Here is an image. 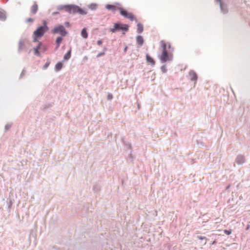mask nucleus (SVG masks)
Here are the masks:
<instances>
[{"mask_svg":"<svg viewBox=\"0 0 250 250\" xmlns=\"http://www.w3.org/2000/svg\"><path fill=\"white\" fill-rule=\"evenodd\" d=\"M97 6L96 4H91L89 5V8L91 9H95Z\"/></svg>","mask_w":250,"mask_h":250,"instance_id":"nucleus-19","label":"nucleus"},{"mask_svg":"<svg viewBox=\"0 0 250 250\" xmlns=\"http://www.w3.org/2000/svg\"><path fill=\"white\" fill-rule=\"evenodd\" d=\"M218 1H220V0H217Z\"/></svg>","mask_w":250,"mask_h":250,"instance_id":"nucleus-32","label":"nucleus"},{"mask_svg":"<svg viewBox=\"0 0 250 250\" xmlns=\"http://www.w3.org/2000/svg\"><path fill=\"white\" fill-rule=\"evenodd\" d=\"M120 12L121 15L125 18L128 19L131 21L135 20L137 21L134 16L131 13H129L127 11L124 10L122 7L121 8Z\"/></svg>","mask_w":250,"mask_h":250,"instance_id":"nucleus-5","label":"nucleus"},{"mask_svg":"<svg viewBox=\"0 0 250 250\" xmlns=\"http://www.w3.org/2000/svg\"><path fill=\"white\" fill-rule=\"evenodd\" d=\"M162 52L159 56V58L162 62H165L167 61H170L172 60L173 55L171 53H168L167 50L168 49L173 51V49L171 48V44L169 42H166L162 40L160 42Z\"/></svg>","mask_w":250,"mask_h":250,"instance_id":"nucleus-1","label":"nucleus"},{"mask_svg":"<svg viewBox=\"0 0 250 250\" xmlns=\"http://www.w3.org/2000/svg\"><path fill=\"white\" fill-rule=\"evenodd\" d=\"M112 95H109L108 96V99L111 100V99H112Z\"/></svg>","mask_w":250,"mask_h":250,"instance_id":"nucleus-25","label":"nucleus"},{"mask_svg":"<svg viewBox=\"0 0 250 250\" xmlns=\"http://www.w3.org/2000/svg\"><path fill=\"white\" fill-rule=\"evenodd\" d=\"M250 227V225H248V226L247 227V228H246V230H248V229H249Z\"/></svg>","mask_w":250,"mask_h":250,"instance_id":"nucleus-26","label":"nucleus"},{"mask_svg":"<svg viewBox=\"0 0 250 250\" xmlns=\"http://www.w3.org/2000/svg\"><path fill=\"white\" fill-rule=\"evenodd\" d=\"M58 13H57V12H56V13L54 12V13H53V14H58Z\"/></svg>","mask_w":250,"mask_h":250,"instance_id":"nucleus-29","label":"nucleus"},{"mask_svg":"<svg viewBox=\"0 0 250 250\" xmlns=\"http://www.w3.org/2000/svg\"><path fill=\"white\" fill-rule=\"evenodd\" d=\"M136 41H137L138 44L140 46H142L143 45V44L144 43V39L142 36H138L136 37Z\"/></svg>","mask_w":250,"mask_h":250,"instance_id":"nucleus-10","label":"nucleus"},{"mask_svg":"<svg viewBox=\"0 0 250 250\" xmlns=\"http://www.w3.org/2000/svg\"><path fill=\"white\" fill-rule=\"evenodd\" d=\"M62 67V64L61 62H58L55 66V68L57 71H59Z\"/></svg>","mask_w":250,"mask_h":250,"instance_id":"nucleus-16","label":"nucleus"},{"mask_svg":"<svg viewBox=\"0 0 250 250\" xmlns=\"http://www.w3.org/2000/svg\"><path fill=\"white\" fill-rule=\"evenodd\" d=\"M117 30L127 31L128 30V25L121 23H116L114 24L113 27L109 29V31L112 33H115Z\"/></svg>","mask_w":250,"mask_h":250,"instance_id":"nucleus-4","label":"nucleus"},{"mask_svg":"<svg viewBox=\"0 0 250 250\" xmlns=\"http://www.w3.org/2000/svg\"><path fill=\"white\" fill-rule=\"evenodd\" d=\"M71 49H70L68 52L64 56V59L65 60H68V59H69L71 57Z\"/></svg>","mask_w":250,"mask_h":250,"instance_id":"nucleus-15","label":"nucleus"},{"mask_svg":"<svg viewBox=\"0 0 250 250\" xmlns=\"http://www.w3.org/2000/svg\"><path fill=\"white\" fill-rule=\"evenodd\" d=\"M48 29V28L46 25L38 27L37 29L34 32L33 42H37V39L42 37Z\"/></svg>","mask_w":250,"mask_h":250,"instance_id":"nucleus-3","label":"nucleus"},{"mask_svg":"<svg viewBox=\"0 0 250 250\" xmlns=\"http://www.w3.org/2000/svg\"><path fill=\"white\" fill-rule=\"evenodd\" d=\"M146 60L147 63L149 64H150L151 66H154L155 64V61L148 54L146 55Z\"/></svg>","mask_w":250,"mask_h":250,"instance_id":"nucleus-9","label":"nucleus"},{"mask_svg":"<svg viewBox=\"0 0 250 250\" xmlns=\"http://www.w3.org/2000/svg\"><path fill=\"white\" fill-rule=\"evenodd\" d=\"M66 25H68L69 24V23H66Z\"/></svg>","mask_w":250,"mask_h":250,"instance_id":"nucleus-30","label":"nucleus"},{"mask_svg":"<svg viewBox=\"0 0 250 250\" xmlns=\"http://www.w3.org/2000/svg\"><path fill=\"white\" fill-rule=\"evenodd\" d=\"M52 33L54 34L60 33L62 36H65L67 34L65 28L62 25H59L54 28L52 30Z\"/></svg>","mask_w":250,"mask_h":250,"instance_id":"nucleus-6","label":"nucleus"},{"mask_svg":"<svg viewBox=\"0 0 250 250\" xmlns=\"http://www.w3.org/2000/svg\"><path fill=\"white\" fill-rule=\"evenodd\" d=\"M62 39L61 37H58L57 38L56 40V42L57 43V48H58L60 46V44L62 41Z\"/></svg>","mask_w":250,"mask_h":250,"instance_id":"nucleus-18","label":"nucleus"},{"mask_svg":"<svg viewBox=\"0 0 250 250\" xmlns=\"http://www.w3.org/2000/svg\"><path fill=\"white\" fill-rule=\"evenodd\" d=\"M122 7V5L119 3H115L114 4H106L105 8L112 11H115L117 10L120 11Z\"/></svg>","mask_w":250,"mask_h":250,"instance_id":"nucleus-7","label":"nucleus"},{"mask_svg":"<svg viewBox=\"0 0 250 250\" xmlns=\"http://www.w3.org/2000/svg\"><path fill=\"white\" fill-rule=\"evenodd\" d=\"M23 43L21 42L20 43V49H21L22 48V45Z\"/></svg>","mask_w":250,"mask_h":250,"instance_id":"nucleus-24","label":"nucleus"},{"mask_svg":"<svg viewBox=\"0 0 250 250\" xmlns=\"http://www.w3.org/2000/svg\"><path fill=\"white\" fill-rule=\"evenodd\" d=\"M38 10V6L37 3H34L31 7V11L33 14H35Z\"/></svg>","mask_w":250,"mask_h":250,"instance_id":"nucleus-12","label":"nucleus"},{"mask_svg":"<svg viewBox=\"0 0 250 250\" xmlns=\"http://www.w3.org/2000/svg\"><path fill=\"white\" fill-rule=\"evenodd\" d=\"M66 25H68L69 24V23H66Z\"/></svg>","mask_w":250,"mask_h":250,"instance_id":"nucleus-31","label":"nucleus"},{"mask_svg":"<svg viewBox=\"0 0 250 250\" xmlns=\"http://www.w3.org/2000/svg\"><path fill=\"white\" fill-rule=\"evenodd\" d=\"M39 50H41L42 52H43L46 50L45 47L43 45V44L41 42H40L39 43L37 47L34 48V54L38 56H40V53L39 52Z\"/></svg>","mask_w":250,"mask_h":250,"instance_id":"nucleus-8","label":"nucleus"},{"mask_svg":"<svg viewBox=\"0 0 250 250\" xmlns=\"http://www.w3.org/2000/svg\"><path fill=\"white\" fill-rule=\"evenodd\" d=\"M137 32L139 33H142L143 31V25L142 24L139 23L137 24Z\"/></svg>","mask_w":250,"mask_h":250,"instance_id":"nucleus-13","label":"nucleus"},{"mask_svg":"<svg viewBox=\"0 0 250 250\" xmlns=\"http://www.w3.org/2000/svg\"><path fill=\"white\" fill-rule=\"evenodd\" d=\"M199 239H201V240H202V239H203V238L200 237H199Z\"/></svg>","mask_w":250,"mask_h":250,"instance_id":"nucleus-28","label":"nucleus"},{"mask_svg":"<svg viewBox=\"0 0 250 250\" xmlns=\"http://www.w3.org/2000/svg\"><path fill=\"white\" fill-rule=\"evenodd\" d=\"M97 44L99 45H102V41L101 40H99L97 41Z\"/></svg>","mask_w":250,"mask_h":250,"instance_id":"nucleus-23","label":"nucleus"},{"mask_svg":"<svg viewBox=\"0 0 250 250\" xmlns=\"http://www.w3.org/2000/svg\"><path fill=\"white\" fill-rule=\"evenodd\" d=\"M5 19H6V16H5V14L2 12L0 11V20H1V21L5 20Z\"/></svg>","mask_w":250,"mask_h":250,"instance_id":"nucleus-17","label":"nucleus"},{"mask_svg":"<svg viewBox=\"0 0 250 250\" xmlns=\"http://www.w3.org/2000/svg\"><path fill=\"white\" fill-rule=\"evenodd\" d=\"M104 55V52H101V53H99L97 55V57L98 58V57H100L102 56H103Z\"/></svg>","mask_w":250,"mask_h":250,"instance_id":"nucleus-21","label":"nucleus"},{"mask_svg":"<svg viewBox=\"0 0 250 250\" xmlns=\"http://www.w3.org/2000/svg\"><path fill=\"white\" fill-rule=\"evenodd\" d=\"M60 10H64L70 13H79L81 15H86L87 12L84 9L80 8L78 6L75 5H65L60 6L58 8Z\"/></svg>","mask_w":250,"mask_h":250,"instance_id":"nucleus-2","label":"nucleus"},{"mask_svg":"<svg viewBox=\"0 0 250 250\" xmlns=\"http://www.w3.org/2000/svg\"><path fill=\"white\" fill-rule=\"evenodd\" d=\"M81 35L84 39H86L87 38L88 34L85 28H83L81 32Z\"/></svg>","mask_w":250,"mask_h":250,"instance_id":"nucleus-14","label":"nucleus"},{"mask_svg":"<svg viewBox=\"0 0 250 250\" xmlns=\"http://www.w3.org/2000/svg\"><path fill=\"white\" fill-rule=\"evenodd\" d=\"M189 75L192 81H196L197 79V74L194 71H190Z\"/></svg>","mask_w":250,"mask_h":250,"instance_id":"nucleus-11","label":"nucleus"},{"mask_svg":"<svg viewBox=\"0 0 250 250\" xmlns=\"http://www.w3.org/2000/svg\"><path fill=\"white\" fill-rule=\"evenodd\" d=\"M127 48V47H125V49H124V50H125V51L126 50Z\"/></svg>","mask_w":250,"mask_h":250,"instance_id":"nucleus-27","label":"nucleus"},{"mask_svg":"<svg viewBox=\"0 0 250 250\" xmlns=\"http://www.w3.org/2000/svg\"><path fill=\"white\" fill-rule=\"evenodd\" d=\"M225 233L229 235L231 233V230H224Z\"/></svg>","mask_w":250,"mask_h":250,"instance_id":"nucleus-20","label":"nucleus"},{"mask_svg":"<svg viewBox=\"0 0 250 250\" xmlns=\"http://www.w3.org/2000/svg\"><path fill=\"white\" fill-rule=\"evenodd\" d=\"M33 21V19L32 18H28L26 20L27 22H32Z\"/></svg>","mask_w":250,"mask_h":250,"instance_id":"nucleus-22","label":"nucleus"}]
</instances>
